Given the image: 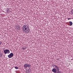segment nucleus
<instances>
[{
    "instance_id": "2",
    "label": "nucleus",
    "mask_w": 73,
    "mask_h": 73,
    "mask_svg": "<svg viewBox=\"0 0 73 73\" xmlns=\"http://www.w3.org/2000/svg\"><path fill=\"white\" fill-rule=\"evenodd\" d=\"M52 66L54 68H55L57 70L59 71V70H60V69H59V66H57V64H53L52 65Z\"/></svg>"
},
{
    "instance_id": "11",
    "label": "nucleus",
    "mask_w": 73,
    "mask_h": 73,
    "mask_svg": "<svg viewBox=\"0 0 73 73\" xmlns=\"http://www.w3.org/2000/svg\"><path fill=\"white\" fill-rule=\"evenodd\" d=\"M71 14L72 15H73V10L71 11Z\"/></svg>"
},
{
    "instance_id": "7",
    "label": "nucleus",
    "mask_w": 73,
    "mask_h": 73,
    "mask_svg": "<svg viewBox=\"0 0 73 73\" xmlns=\"http://www.w3.org/2000/svg\"><path fill=\"white\" fill-rule=\"evenodd\" d=\"M10 10L11 9L9 8H7L6 10L7 12H8V13H10V12H11Z\"/></svg>"
},
{
    "instance_id": "8",
    "label": "nucleus",
    "mask_w": 73,
    "mask_h": 73,
    "mask_svg": "<svg viewBox=\"0 0 73 73\" xmlns=\"http://www.w3.org/2000/svg\"><path fill=\"white\" fill-rule=\"evenodd\" d=\"M70 24V26H72V25L73 23H72V22L71 21H70L69 22Z\"/></svg>"
},
{
    "instance_id": "13",
    "label": "nucleus",
    "mask_w": 73,
    "mask_h": 73,
    "mask_svg": "<svg viewBox=\"0 0 73 73\" xmlns=\"http://www.w3.org/2000/svg\"><path fill=\"white\" fill-rule=\"evenodd\" d=\"M1 42L0 41V45H1Z\"/></svg>"
},
{
    "instance_id": "5",
    "label": "nucleus",
    "mask_w": 73,
    "mask_h": 73,
    "mask_svg": "<svg viewBox=\"0 0 73 73\" xmlns=\"http://www.w3.org/2000/svg\"><path fill=\"white\" fill-rule=\"evenodd\" d=\"M13 56V54L12 53H11L8 56L9 58H11V57H12Z\"/></svg>"
},
{
    "instance_id": "3",
    "label": "nucleus",
    "mask_w": 73,
    "mask_h": 73,
    "mask_svg": "<svg viewBox=\"0 0 73 73\" xmlns=\"http://www.w3.org/2000/svg\"><path fill=\"white\" fill-rule=\"evenodd\" d=\"M31 66V64H28V63H26L24 65V67L25 68H27V67H28V68H30Z\"/></svg>"
},
{
    "instance_id": "4",
    "label": "nucleus",
    "mask_w": 73,
    "mask_h": 73,
    "mask_svg": "<svg viewBox=\"0 0 73 73\" xmlns=\"http://www.w3.org/2000/svg\"><path fill=\"white\" fill-rule=\"evenodd\" d=\"M5 54H9L10 53V51L8 49L4 50L3 51Z\"/></svg>"
},
{
    "instance_id": "15",
    "label": "nucleus",
    "mask_w": 73,
    "mask_h": 73,
    "mask_svg": "<svg viewBox=\"0 0 73 73\" xmlns=\"http://www.w3.org/2000/svg\"><path fill=\"white\" fill-rule=\"evenodd\" d=\"M72 60H73V59H72Z\"/></svg>"
},
{
    "instance_id": "9",
    "label": "nucleus",
    "mask_w": 73,
    "mask_h": 73,
    "mask_svg": "<svg viewBox=\"0 0 73 73\" xmlns=\"http://www.w3.org/2000/svg\"><path fill=\"white\" fill-rule=\"evenodd\" d=\"M22 49L24 51L25 50V49H26V48L22 47Z\"/></svg>"
},
{
    "instance_id": "10",
    "label": "nucleus",
    "mask_w": 73,
    "mask_h": 73,
    "mask_svg": "<svg viewBox=\"0 0 73 73\" xmlns=\"http://www.w3.org/2000/svg\"><path fill=\"white\" fill-rule=\"evenodd\" d=\"M15 68L16 69H19V67L17 66H15Z\"/></svg>"
},
{
    "instance_id": "6",
    "label": "nucleus",
    "mask_w": 73,
    "mask_h": 73,
    "mask_svg": "<svg viewBox=\"0 0 73 73\" xmlns=\"http://www.w3.org/2000/svg\"><path fill=\"white\" fill-rule=\"evenodd\" d=\"M57 71H58L57 70L54 68H53L52 70V71L54 73H56Z\"/></svg>"
},
{
    "instance_id": "12",
    "label": "nucleus",
    "mask_w": 73,
    "mask_h": 73,
    "mask_svg": "<svg viewBox=\"0 0 73 73\" xmlns=\"http://www.w3.org/2000/svg\"><path fill=\"white\" fill-rule=\"evenodd\" d=\"M72 18H68V20H70V19H71Z\"/></svg>"
},
{
    "instance_id": "1",
    "label": "nucleus",
    "mask_w": 73,
    "mask_h": 73,
    "mask_svg": "<svg viewBox=\"0 0 73 73\" xmlns=\"http://www.w3.org/2000/svg\"><path fill=\"white\" fill-rule=\"evenodd\" d=\"M28 26L27 25H24L23 27V30L25 32H27L29 30Z\"/></svg>"
},
{
    "instance_id": "14",
    "label": "nucleus",
    "mask_w": 73,
    "mask_h": 73,
    "mask_svg": "<svg viewBox=\"0 0 73 73\" xmlns=\"http://www.w3.org/2000/svg\"><path fill=\"white\" fill-rule=\"evenodd\" d=\"M58 72H57V73H60V72H59V71H58Z\"/></svg>"
}]
</instances>
